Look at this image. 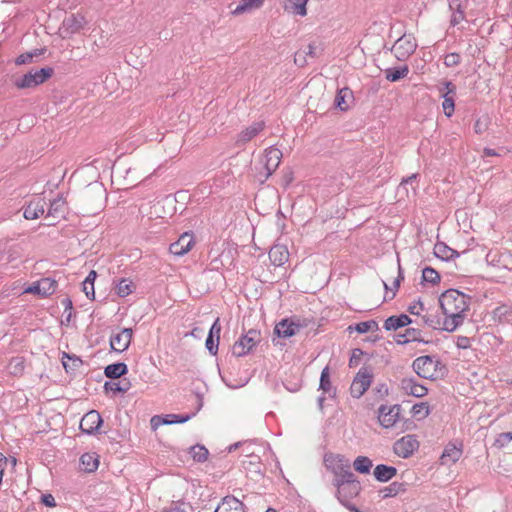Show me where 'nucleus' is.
<instances>
[{
  "label": "nucleus",
  "instance_id": "f257e3e1",
  "mask_svg": "<svg viewBox=\"0 0 512 512\" xmlns=\"http://www.w3.org/2000/svg\"><path fill=\"white\" fill-rule=\"evenodd\" d=\"M438 302L443 318L426 314L423 323L433 329L448 332L456 330L463 323L469 309V297L459 290L448 289L439 296Z\"/></svg>",
  "mask_w": 512,
  "mask_h": 512
},
{
  "label": "nucleus",
  "instance_id": "37998d69",
  "mask_svg": "<svg viewBox=\"0 0 512 512\" xmlns=\"http://www.w3.org/2000/svg\"><path fill=\"white\" fill-rule=\"evenodd\" d=\"M354 329L358 332V333H367L369 331H375L378 329V325L375 321L373 320H369V321H364V322H360V323H357L355 326H354Z\"/></svg>",
  "mask_w": 512,
  "mask_h": 512
},
{
  "label": "nucleus",
  "instance_id": "bb28decb",
  "mask_svg": "<svg viewBox=\"0 0 512 512\" xmlns=\"http://www.w3.org/2000/svg\"><path fill=\"white\" fill-rule=\"evenodd\" d=\"M81 467L86 472H93L99 466V457L96 453H85L80 458Z\"/></svg>",
  "mask_w": 512,
  "mask_h": 512
},
{
  "label": "nucleus",
  "instance_id": "72a5a7b5",
  "mask_svg": "<svg viewBox=\"0 0 512 512\" xmlns=\"http://www.w3.org/2000/svg\"><path fill=\"white\" fill-rule=\"evenodd\" d=\"M372 466V461L366 456H358L353 462L355 471L361 474H368Z\"/></svg>",
  "mask_w": 512,
  "mask_h": 512
},
{
  "label": "nucleus",
  "instance_id": "4468645a",
  "mask_svg": "<svg viewBox=\"0 0 512 512\" xmlns=\"http://www.w3.org/2000/svg\"><path fill=\"white\" fill-rule=\"evenodd\" d=\"M194 237L190 233H183L179 239L170 245V252L175 256H183L194 246Z\"/></svg>",
  "mask_w": 512,
  "mask_h": 512
},
{
  "label": "nucleus",
  "instance_id": "a18cd8bd",
  "mask_svg": "<svg viewBox=\"0 0 512 512\" xmlns=\"http://www.w3.org/2000/svg\"><path fill=\"white\" fill-rule=\"evenodd\" d=\"M403 485L401 483L393 482L389 486L385 487L383 492V497H394L396 496L400 491H403Z\"/></svg>",
  "mask_w": 512,
  "mask_h": 512
},
{
  "label": "nucleus",
  "instance_id": "09e8293b",
  "mask_svg": "<svg viewBox=\"0 0 512 512\" xmlns=\"http://www.w3.org/2000/svg\"><path fill=\"white\" fill-rule=\"evenodd\" d=\"M40 54L41 53L38 52L37 50L33 53H31V52L23 53L15 59V63H16V65H24V64L31 63L34 56H38Z\"/></svg>",
  "mask_w": 512,
  "mask_h": 512
},
{
  "label": "nucleus",
  "instance_id": "ea45409f",
  "mask_svg": "<svg viewBox=\"0 0 512 512\" xmlns=\"http://www.w3.org/2000/svg\"><path fill=\"white\" fill-rule=\"evenodd\" d=\"M422 278L425 282L431 283L433 285L438 284L441 279L439 273L431 267H426L423 269Z\"/></svg>",
  "mask_w": 512,
  "mask_h": 512
},
{
  "label": "nucleus",
  "instance_id": "f3484780",
  "mask_svg": "<svg viewBox=\"0 0 512 512\" xmlns=\"http://www.w3.org/2000/svg\"><path fill=\"white\" fill-rule=\"evenodd\" d=\"M309 0H283V10L293 16L305 17L308 13L307 4Z\"/></svg>",
  "mask_w": 512,
  "mask_h": 512
},
{
  "label": "nucleus",
  "instance_id": "f8f14e48",
  "mask_svg": "<svg viewBox=\"0 0 512 512\" xmlns=\"http://www.w3.org/2000/svg\"><path fill=\"white\" fill-rule=\"evenodd\" d=\"M419 448V442L413 435H406L394 443V452L402 458H408Z\"/></svg>",
  "mask_w": 512,
  "mask_h": 512
},
{
  "label": "nucleus",
  "instance_id": "a878e982",
  "mask_svg": "<svg viewBox=\"0 0 512 512\" xmlns=\"http://www.w3.org/2000/svg\"><path fill=\"white\" fill-rule=\"evenodd\" d=\"M411 323L410 318L407 315L391 316L384 322V328L386 330H397L398 328L404 327Z\"/></svg>",
  "mask_w": 512,
  "mask_h": 512
},
{
  "label": "nucleus",
  "instance_id": "de8ad7c7",
  "mask_svg": "<svg viewBox=\"0 0 512 512\" xmlns=\"http://www.w3.org/2000/svg\"><path fill=\"white\" fill-rule=\"evenodd\" d=\"M129 382L125 381L123 384L121 382H112V383H106L105 388L112 391V392H126L129 389Z\"/></svg>",
  "mask_w": 512,
  "mask_h": 512
},
{
  "label": "nucleus",
  "instance_id": "ddd939ff",
  "mask_svg": "<svg viewBox=\"0 0 512 512\" xmlns=\"http://www.w3.org/2000/svg\"><path fill=\"white\" fill-rule=\"evenodd\" d=\"M256 335V332L249 331L246 335L234 343L232 353L237 357H241L249 353L256 345Z\"/></svg>",
  "mask_w": 512,
  "mask_h": 512
},
{
  "label": "nucleus",
  "instance_id": "20e7f679",
  "mask_svg": "<svg viewBox=\"0 0 512 512\" xmlns=\"http://www.w3.org/2000/svg\"><path fill=\"white\" fill-rule=\"evenodd\" d=\"M334 485L337 488V499L343 505H348V503L360 494L362 489L360 481L354 474H351V478L347 477L340 480H334Z\"/></svg>",
  "mask_w": 512,
  "mask_h": 512
},
{
  "label": "nucleus",
  "instance_id": "338daca9",
  "mask_svg": "<svg viewBox=\"0 0 512 512\" xmlns=\"http://www.w3.org/2000/svg\"><path fill=\"white\" fill-rule=\"evenodd\" d=\"M306 53L311 57H315L316 56V47L312 44L308 45V51Z\"/></svg>",
  "mask_w": 512,
  "mask_h": 512
},
{
  "label": "nucleus",
  "instance_id": "4d7b16f0",
  "mask_svg": "<svg viewBox=\"0 0 512 512\" xmlns=\"http://www.w3.org/2000/svg\"><path fill=\"white\" fill-rule=\"evenodd\" d=\"M167 417H170L171 424L172 423H184L191 418L190 415L181 416V415H175V414L168 415Z\"/></svg>",
  "mask_w": 512,
  "mask_h": 512
},
{
  "label": "nucleus",
  "instance_id": "a19ab883",
  "mask_svg": "<svg viewBox=\"0 0 512 512\" xmlns=\"http://www.w3.org/2000/svg\"><path fill=\"white\" fill-rule=\"evenodd\" d=\"M9 369L13 375H22L25 369L24 360L19 357L13 358L9 363Z\"/></svg>",
  "mask_w": 512,
  "mask_h": 512
},
{
  "label": "nucleus",
  "instance_id": "4be33fe9",
  "mask_svg": "<svg viewBox=\"0 0 512 512\" xmlns=\"http://www.w3.org/2000/svg\"><path fill=\"white\" fill-rule=\"evenodd\" d=\"M402 389L405 391L406 394L418 398L424 397L428 392V389L425 386L417 383L413 379L402 380Z\"/></svg>",
  "mask_w": 512,
  "mask_h": 512
},
{
  "label": "nucleus",
  "instance_id": "bf43d9fd",
  "mask_svg": "<svg viewBox=\"0 0 512 512\" xmlns=\"http://www.w3.org/2000/svg\"><path fill=\"white\" fill-rule=\"evenodd\" d=\"M42 502L47 506V507H55L56 506V502H55V499L54 497L51 495V494H45L42 496Z\"/></svg>",
  "mask_w": 512,
  "mask_h": 512
},
{
  "label": "nucleus",
  "instance_id": "6e6552de",
  "mask_svg": "<svg viewBox=\"0 0 512 512\" xmlns=\"http://www.w3.org/2000/svg\"><path fill=\"white\" fill-rule=\"evenodd\" d=\"M372 374L366 367L361 368L350 386V393L354 398H360L370 387Z\"/></svg>",
  "mask_w": 512,
  "mask_h": 512
},
{
  "label": "nucleus",
  "instance_id": "aec40b11",
  "mask_svg": "<svg viewBox=\"0 0 512 512\" xmlns=\"http://www.w3.org/2000/svg\"><path fill=\"white\" fill-rule=\"evenodd\" d=\"M300 329V325L290 319L281 320L274 329V332L283 338L294 336Z\"/></svg>",
  "mask_w": 512,
  "mask_h": 512
},
{
  "label": "nucleus",
  "instance_id": "1a4fd4ad",
  "mask_svg": "<svg viewBox=\"0 0 512 512\" xmlns=\"http://www.w3.org/2000/svg\"><path fill=\"white\" fill-rule=\"evenodd\" d=\"M266 125L262 120L255 121L250 125L244 127L235 137V145L237 147H242L252 141L255 137H257L261 132L264 131Z\"/></svg>",
  "mask_w": 512,
  "mask_h": 512
},
{
  "label": "nucleus",
  "instance_id": "4c0bfd02",
  "mask_svg": "<svg viewBox=\"0 0 512 512\" xmlns=\"http://www.w3.org/2000/svg\"><path fill=\"white\" fill-rule=\"evenodd\" d=\"M189 453H190L191 457L193 458V460L196 462L206 461L208 458V454H209L208 450L204 446H201V445L192 446L190 448Z\"/></svg>",
  "mask_w": 512,
  "mask_h": 512
},
{
  "label": "nucleus",
  "instance_id": "49530a36",
  "mask_svg": "<svg viewBox=\"0 0 512 512\" xmlns=\"http://www.w3.org/2000/svg\"><path fill=\"white\" fill-rule=\"evenodd\" d=\"M320 388L327 392L331 388L329 368L325 367L321 372Z\"/></svg>",
  "mask_w": 512,
  "mask_h": 512
},
{
  "label": "nucleus",
  "instance_id": "052dcab7",
  "mask_svg": "<svg viewBox=\"0 0 512 512\" xmlns=\"http://www.w3.org/2000/svg\"><path fill=\"white\" fill-rule=\"evenodd\" d=\"M408 339L406 341H421L422 339L419 337L420 332L415 329L407 331Z\"/></svg>",
  "mask_w": 512,
  "mask_h": 512
},
{
  "label": "nucleus",
  "instance_id": "79ce46f5",
  "mask_svg": "<svg viewBox=\"0 0 512 512\" xmlns=\"http://www.w3.org/2000/svg\"><path fill=\"white\" fill-rule=\"evenodd\" d=\"M442 96H443L442 108H443L444 114L447 117H451L455 110L454 98L452 96H447V94H443Z\"/></svg>",
  "mask_w": 512,
  "mask_h": 512
},
{
  "label": "nucleus",
  "instance_id": "774afa93",
  "mask_svg": "<svg viewBox=\"0 0 512 512\" xmlns=\"http://www.w3.org/2000/svg\"><path fill=\"white\" fill-rule=\"evenodd\" d=\"M62 304L66 309H72V301L69 298H66L62 301Z\"/></svg>",
  "mask_w": 512,
  "mask_h": 512
},
{
  "label": "nucleus",
  "instance_id": "864d4df0",
  "mask_svg": "<svg viewBox=\"0 0 512 512\" xmlns=\"http://www.w3.org/2000/svg\"><path fill=\"white\" fill-rule=\"evenodd\" d=\"M488 129L487 119H478L474 124V131L477 134H482Z\"/></svg>",
  "mask_w": 512,
  "mask_h": 512
},
{
  "label": "nucleus",
  "instance_id": "8fccbe9b",
  "mask_svg": "<svg viewBox=\"0 0 512 512\" xmlns=\"http://www.w3.org/2000/svg\"><path fill=\"white\" fill-rule=\"evenodd\" d=\"M461 61V57L458 53H449L444 57V64L447 67H455Z\"/></svg>",
  "mask_w": 512,
  "mask_h": 512
},
{
  "label": "nucleus",
  "instance_id": "5701e85b",
  "mask_svg": "<svg viewBox=\"0 0 512 512\" xmlns=\"http://www.w3.org/2000/svg\"><path fill=\"white\" fill-rule=\"evenodd\" d=\"M67 209L66 200L62 197H58L51 202L48 215L57 219H64Z\"/></svg>",
  "mask_w": 512,
  "mask_h": 512
},
{
  "label": "nucleus",
  "instance_id": "f704fd0d",
  "mask_svg": "<svg viewBox=\"0 0 512 512\" xmlns=\"http://www.w3.org/2000/svg\"><path fill=\"white\" fill-rule=\"evenodd\" d=\"M409 73V69L407 65L399 69H387L385 71L386 79L390 82H396L402 78H405Z\"/></svg>",
  "mask_w": 512,
  "mask_h": 512
},
{
  "label": "nucleus",
  "instance_id": "7ed1b4c3",
  "mask_svg": "<svg viewBox=\"0 0 512 512\" xmlns=\"http://www.w3.org/2000/svg\"><path fill=\"white\" fill-rule=\"evenodd\" d=\"M282 156L279 148L275 146L266 148L261 159L262 168L255 174V180L261 184L264 183L277 170Z\"/></svg>",
  "mask_w": 512,
  "mask_h": 512
},
{
  "label": "nucleus",
  "instance_id": "c9c22d12",
  "mask_svg": "<svg viewBox=\"0 0 512 512\" xmlns=\"http://www.w3.org/2000/svg\"><path fill=\"white\" fill-rule=\"evenodd\" d=\"M84 19L81 16H75L72 15L65 19L64 26L66 29H68L71 33H76L83 27Z\"/></svg>",
  "mask_w": 512,
  "mask_h": 512
},
{
  "label": "nucleus",
  "instance_id": "39448f33",
  "mask_svg": "<svg viewBox=\"0 0 512 512\" xmlns=\"http://www.w3.org/2000/svg\"><path fill=\"white\" fill-rule=\"evenodd\" d=\"M324 466L334 474V480L351 478L350 461L341 454L328 452L323 458Z\"/></svg>",
  "mask_w": 512,
  "mask_h": 512
},
{
  "label": "nucleus",
  "instance_id": "a211bd4d",
  "mask_svg": "<svg viewBox=\"0 0 512 512\" xmlns=\"http://www.w3.org/2000/svg\"><path fill=\"white\" fill-rule=\"evenodd\" d=\"M463 449L462 445H455L449 443L445 446L444 451L440 457L441 465H452L455 464L462 456Z\"/></svg>",
  "mask_w": 512,
  "mask_h": 512
},
{
  "label": "nucleus",
  "instance_id": "f03ea898",
  "mask_svg": "<svg viewBox=\"0 0 512 512\" xmlns=\"http://www.w3.org/2000/svg\"><path fill=\"white\" fill-rule=\"evenodd\" d=\"M412 366L417 375L425 379H441L446 373L445 365L432 356H420L413 361Z\"/></svg>",
  "mask_w": 512,
  "mask_h": 512
},
{
  "label": "nucleus",
  "instance_id": "9b49d317",
  "mask_svg": "<svg viewBox=\"0 0 512 512\" xmlns=\"http://www.w3.org/2000/svg\"><path fill=\"white\" fill-rule=\"evenodd\" d=\"M132 338L133 330L131 328H123L111 335L110 347L115 352H124L129 348Z\"/></svg>",
  "mask_w": 512,
  "mask_h": 512
},
{
  "label": "nucleus",
  "instance_id": "603ef678",
  "mask_svg": "<svg viewBox=\"0 0 512 512\" xmlns=\"http://www.w3.org/2000/svg\"><path fill=\"white\" fill-rule=\"evenodd\" d=\"M205 344H206V348L209 350V352L211 354H213V355L217 354L218 345H219V341H217V339H215L211 336H208Z\"/></svg>",
  "mask_w": 512,
  "mask_h": 512
},
{
  "label": "nucleus",
  "instance_id": "2eb2a0df",
  "mask_svg": "<svg viewBox=\"0 0 512 512\" xmlns=\"http://www.w3.org/2000/svg\"><path fill=\"white\" fill-rule=\"evenodd\" d=\"M46 201L42 197L32 199L24 209V217L27 220H35L45 212Z\"/></svg>",
  "mask_w": 512,
  "mask_h": 512
},
{
  "label": "nucleus",
  "instance_id": "c85d7f7f",
  "mask_svg": "<svg viewBox=\"0 0 512 512\" xmlns=\"http://www.w3.org/2000/svg\"><path fill=\"white\" fill-rule=\"evenodd\" d=\"M38 282H39V286L41 289V297L42 298L51 296L57 290L58 283L56 280H54L52 278H48V277L42 278V279L38 280Z\"/></svg>",
  "mask_w": 512,
  "mask_h": 512
},
{
  "label": "nucleus",
  "instance_id": "3c124183",
  "mask_svg": "<svg viewBox=\"0 0 512 512\" xmlns=\"http://www.w3.org/2000/svg\"><path fill=\"white\" fill-rule=\"evenodd\" d=\"M221 329H222V327H221V324H220V319L217 318L214 321V323L212 324L208 336H211V337L217 339V341H219L220 340Z\"/></svg>",
  "mask_w": 512,
  "mask_h": 512
},
{
  "label": "nucleus",
  "instance_id": "9d476101",
  "mask_svg": "<svg viewBox=\"0 0 512 512\" xmlns=\"http://www.w3.org/2000/svg\"><path fill=\"white\" fill-rule=\"evenodd\" d=\"M399 405H382L378 410V421L384 428L393 427L399 420Z\"/></svg>",
  "mask_w": 512,
  "mask_h": 512
},
{
  "label": "nucleus",
  "instance_id": "473e14b6",
  "mask_svg": "<svg viewBox=\"0 0 512 512\" xmlns=\"http://www.w3.org/2000/svg\"><path fill=\"white\" fill-rule=\"evenodd\" d=\"M127 366L125 363H114L110 364L105 368V375L108 378H119L122 375L126 374Z\"/></svg>",
  "mask_w": 512,
  "mask_h": 512
},
{
  "label": "nucleus",
  "instance_id": "c03bdc74",
  "mask_svg": "<svg viewBox=\"0 0 512 512\" xmlns=\"http://www.w3.org/2000/svg\"><path fill=\"white\" fill-rule=\"evenodd\" d=\"M402 279H403V276H402V274H401V272H400V270H399V271H398V275H397V277H396V278L394 279V281H393V287H392L391 289H389V288H388L387 283H385V282L383 283V284H384L385 289L387 290V292H386V296L384 297V300H386V299H393V298H394L395 293H396L397 289H398V288H399V286H400V281H401Z\"/></svg>",
  "mask_w": 512,
  "mask_h": 512
},
{
  "label": "nucleus",
  "instance_id": "13d9d810",
  "mask_svg": "<svg viewBox=\"0 0 512 512\" xmlns=\"http://www.w3.org/2000/svg\"><path fill=\"white\" fill-rule=\"evenodd\" d=\"M361 354H362L361 350L356 349L353 351L352 356L349 360V365L351 367L358 365Z\"/></svg>",
  "mask_w": 512,
  "mask_h": 512
},
{
  "label": "nucleus",
  "instance_id": "2f4dec72",
  "mask_svg": "<svg viewBox=\"0 0 512 512\" xmlns=\"http://www.w3.org/2000/svg\"><path fill=\"white\" fill-rule=\"evenodd\" d=\"M352 98V92L348 88H343L338 91L336 98H335V104L336 106L342 110L346 111L349 108V104L347 102L348 99Z\"/></svg>",
  "mask_w": 512,
  "mask_h": 512
},
{
  "label": "nucleus",
  "instance_id": "0eeeda50",
  "mask_svg": "<svg viewBox=\"0 0 512 512\" xmlns=\"http://www.w3.org/2000/svg\"><path fill=\"white\" fill-rule=\"evenodd\" d=\"M417 41L411 34H404L392 46V52L398 60L408 59L416 50Z\"/></svg>",
  "mask_w": 512,
  "mask_h": 512
},
{
  "label": "nucleus",
  "instance_id": "6ab92c4d",
  "mask_svg": "<svg viewBox=\"0 0 512 512\" xmlns=\"http://www.w3.org/2000/svg\"><path fill=\"white\" fill-rule=\"evenodd\" d=\"M289 256V250L285 245L276 244L272 246L269 251V259L276 267H281L288 262Z\"/></svg>",
  "mask_w": 512,
  "mask_h": 512
},
{
  "label": "nucleus",
  "instance_id": "c756f323",
  "mask_svg": "<svg viewBox=\"0 0 512 512\" xmlns=\"http://www.w3.org/2000/svg\"><path fill=\"white\" fill-rule=\"evenodd\" d=\"M136 286L132 280L123 278L115 286V293L119 297H126L134 292Z\"/></svg>",
  "mask_w": 512,
  "mask_h": 512
},
{
  "label": "nucleus",
  "instance_id": "dca6fc26",
  "mask_svg": "<svg viewBox=\"0 0 512 512\" xmlns=\"http://www.w3.org/2000/svg\"><path fill=\"white\" fill-rule=\"evenodd\" d=\"M102 423L100 414L95 411H89L86 413L80 421V429L88 434H91L98 430Z\"/></svg>",
  "mask_w": 512,
  "mask_h": 512
},
{
  "label": "nucleus",
  "instance_id": "7c9ffc66",
  "mask_svg": "<svg viewBox=\"0 0 512 512\" xmlns=\"http://www.w3.org/2000/svg\"><path fill=\"white\" fill-rule=\"evenodd\" d=\"M97 273L95 270H91L85 280L83 281V292L90 299H95L94 282L96 280Z\"/></svg>",
  "mask_w": 512,
  "mask_h": 512
},
{
  "label": "nucleus",
  "instance_id": "58836bf2",
  "mask_svg": "<svg viewBox=\"0 0 512 512\" xmlns=\"http://www.w3.org/2000/svg\"><path fill=\"white\" fill-rule=\"evenodd\" d=\"M411 413H412L413 417H415L417 419L426 418L430 413V408H429L428 403L421 402V403L415 404L411 409Z\"/></svg>",
  "mask_w": 512,
  "mask_h": 512
},
{
  "label": "nucleus",
  "instance_id": "cd10ccee",
  "mask_svg": "<svg viewBox=\"0 0 512 512\" xmlns=\"http://www.w3.org/2000/svg\"><path fill=\"white\" fill-rule=\"evenodd\" d=\"M434 254L442 260H450L458 256V253L455 250L451 249L443 242L435 244Z\"/></svg>",
  "mask_w": 512,
  "mask_h": 512
},
{
  "label": "nucleus",
  "instance_id": "e433bc0d",
  "mask_svg": "<svg viewBox=\"0 0 512 512\" xmlns=\"http://www.w3.org/2000/svg\"><path fill=\"white\" fill-rule=\"evenodd\" d=\"M408 312L412 315L418 316L421 318V323H423V316L426 314H430L429 311L425 308L423 302L421 300H415L408 306Z\"/></svg>",
  "mask_w": 512,
  "mask_h": 512
},
{
  "label": "nucleus",
  "instance_id": "393cba45",
  "mask_svg": "<svg viewBox=\"0 0 512 512\" xmlns=\"http://www.w3.org/2000/svg\"><path fill=\"white\" fill-rule=\"evenodd\" d=\"M396 473L397 470L395 467L384 464L377 465L374 469V476L380 482H387L391 480Z\"/></svg>",
  "mask_w": 512,
  "mask_h": 512
},
{
  "label": "nucleus",
  "instance_id": "e2e57ef3",
  "mask_svg": "<svg viewBox=\"0 0 512 512\" xmlns=\"http://www.w3.org/2000/svg\"><path fill=\"white\" fill-rule=\"evenodd\" d=\"M444 86H445V92L443 94H447V96H449V94L455 93L456 87L451 82H449V81L445 82Z\"/></svg>",
  "mask_w": 512,
  "mask_h": 512
},
{
  "label": "nucleus",
  "instance_id": "680f3d73",
  "mask_svg": "<svg viewBox=\"0 0 512 512\" xmlns=\"http://www.w3.org/2000/svg\"><path fill=\"white\" fill-rule=\"evenodd\" d=\"M162 512H185V510L178 504H172L171 506L163 509Z\"/></svg>",
  "mask_w": 512,
  "mask_h": 512
},
{
  "label": "nucleus",
  "instance_id": "0e129e2a",
  "mask_svg": "<svg viewBox=\"0 0 512 512\" xmlns=\"http://www.w3.org/2000/svg\"><path fill=\"white\" fill-rule=\"evenodd\" d=\"M163 418L160 416H154L151 419V425L154 429L158 428L160 425H163Z\"/></svg>",
  "mask_w": 512,
  "mask_h": 512
},
{
  "label": "nucleus",
  "instance_id": "412c9836",
  "mask_svg": "<svg viewBox=\"0 0 512 512\" xmlns=\"http://www.w3.org/2000/svg\"><path fill=\"white\" fill-rule=\"evenodd\" d=\"M215 512H245L244 504L234 496H226L217 506Z\"/></svg>",
  "mask_w": 512,
  "mask_h": 512
},
{
  "label": "nucleus",
  "instance_id": "423d86ee",
  "mask_svg": "<svg viewBox=\"0 0 512 512\" xmlns=\"http://www.w3.org/2000/svg\"><path fill=\"white\" fill-rule=\"evenodd\" d=\"M53 72V69L50 67L41 68L36 71H30L23 75L21 78L15 80L14 85L18 89L34 88L51 78Z\"/></svg>",
  "mask_w": 512,
  "mask_h": 512
},
{
  "label": "nucleus",
  "instance_id": "b1692460",
  "mask_svg": "<svg viewBox=\"0 0 512 512\" xmlns=\"http://www.w3.org/2000/svg\"><path fill=\"white\" fill-rule=\"evenodd\" d=\"M265 0H242L234 10H232V14L237 16L244 14L246 12H250L256 9H259L263 6Z\"/></svg>",
  "mask_w": 512,
  "mask_h": 512
},
{
  "label": "nucleus",
  "instance_id": "5fc2aeb1",
  "mask_svg": "<svg viewBox=\"0 0 512 512\" xmlns=\"http://www.w3.org/2000/svg\"><path fill=\"white\" fill-rule=\"evenodd\" d=\"M23 294H33V295H37V296L41 297V289L39 286V282L36 281V282L32 283L31 285H29L28 287H26L23 290Z\"/></svg>",
  "mask_w": 512,
  "mask_h": 512
},
{
  "label": "nucleus",
  "instance_id": "6e6d98bb",
  "mask_svg": "<svg viewBox=\"0 0 512 512\" xmlns=\"http://www.w3.org/2000/svg\"><path fill=\"white\" fill-rule=\"evenodd\" d=\"M501 260L505 268L512 269V255L510 253H501L499 255V261Z\"/></svg>",
  "mask_w": 512,
  "mask_h": 512
},
{
  "label": "nucleus",
  "instance_id": "69168bd1",
  "mask_svg": "<svg viewBox=\"0 0 512 512\" xmlns=\"http://www.w3.org/2000/svg\"><path fill=\"white\" fill-rule=\"evenodd\" d=\"M500 439L505 442L511 441L512 440V432H505V433L500 434Z\"/></svg>",
  "mask_w": 512,
  "mask_h": 512
}]
</instances>
